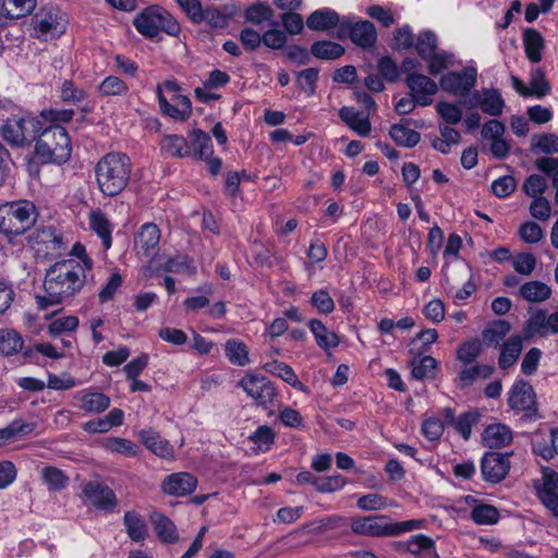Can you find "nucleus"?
Segmentation results:
<instances>
[{
	"mask_svg": "<svg viewBox=\"0 0 558 558\" xmlns=\"http://www.w3.org/2000/svg\"><path fill=\"white\" fill-rule=\"evenodd\" d=\"M85 281L84 267L75 259H64L53 264L46 274L44 287L46 295L37 296L39 310L61 303L82 289Z\"/></svg>",
	"mask_w": 558,
	"mask_h": 558,
	"instance_id": "nucleus-1",
	"label": "nucleus"
},
{
	"mask_svg": "<svg viewBox=\"0 0 558 558\" xmlns=\"http://www.w3.org/2000/svg\"><path fill=\"white\" fill-rule=\"evenodd\" d=\"M558 332V316H531L524 328V336L514 333L500 344L498 365L501 369L511 367L519 359L523 340L534 336L546 337Z\"/></svg>",
	"mask_w": 558,
	"mask_h": 558,
	"instance_id": "nucleus-2",
	"label": "nucleus"
},
{
	"mask_svg": "<svg viewBox=\"0 0 558 558\" xmlns=\"http://www.w3.org/2000/svg\"><path fill=\"white\" fill-rule=\"evenodd\" d=\"M95 171L99 190L107 196H116L126 187L132 163L125 154L109 153L98 161Z\"/></svg>",
	"mask_w": 558,
	"mask_h": 558,
	"instance_id": "nucleus-3",
	"label": "nucleus"
},
{
	"mask_svg": "<svg viewBox=\"0 0 558 558\" xmlns=\"http://www.w3.org/2000/svg\"><path fill=\"white\" fill-rule=\"evenodd\" d=\"M71 151L68 132L59 124L46 128L37 136L36 155L43 162L63 163L70 158Z\"/></svg>",
	"mask_w": 558,
	"mask_h": 558,
	"instance_id": "nucleus-4",
	"label": "nucleus"
},
{
	"mask_svg": "<svg viewBox=\"0 0 558 558\" xmlns=\"http://www.w3.org/2000/svg\"><path fill=\"white\" fill-rule=\"evenodd\" d=\"M135 28L145 37L153 38L163 31L170 36L178 37L181 26L178 21L163 8L150 5L141 11L133 22Z\"/></svg>",
	"mask_w": 558,
	"mask_h": 558,
	"instance_id": "nucleus-5",
	"label": "nucleus"
},
{
	"mask_svg": "<svg viewBox=\"0 0 558 558\" xmlns=\"http://www.w3.org/2000/svg\"><path fill=\"white\" fill-rule=\"evenodd\" d=\"M36 207L28 201H19L0 206V231L5 234H22L36 221Z\"/></svg>",
	"mask_w": 558,
	"mask_h": 558,
	"instance_id": "nucleus-6",
	"label": "nucleus"
},
{
	"mask_svg": "<svg viewBox=\"0 0 558 558\" xmlns=\"http://www.w3.org/2000/svg\"><path fill=\"white\" fill-rule=\"evenodd\" d=\"M41 131V122L32 116L13 117L2 126L3 138L14 145L23 146L35 141Z\"/></svg>",
	"mask_w": 558,
	"mask_h": 558,
	"instance_id": "nucleus-7",
	"label": "nucleus"
},
{
	"mask_svg": "<svg viewBox=\"0 0 558 558\" xmlns=\"http://www.w3.org/2000/svg\"><path fill=\"white\" fill-rule=\"evenodd\" d=\"M239 386L258 405H268L276 396L272 383L260 375L247 374L239 381Z\"/></svg>",
	"mask_w": 558,
	"mask_h": 558,
	"instance_id": "nucleus-8",
	"label": "nucleus"
},
{
	"mask_svg": "<svg viewBox=\"0 0 558 558\" xmlns=\"http://www.w3.org/2000/svg\"><path fill=\"white\" fill-rule=\"evenodd\" d=\"M348 36L355 45L366 48L374 45L377 33L373 23L368 21L352 24L343 19L338 27L337 37L343 39Z\"/></svg>",
	"mask_w": 558,
	"mask_h": 558,
	"instance_id": "nucleus-9",
	"label": "nucleus"
},
{
	"mask_svg": "<svg viewBox=\"0 0 558 558\" xmlns=\"http://www.w3.org/2000/svg\"><path fill=\"white\" fill-rule=\"evenodd\" d=\"M476 70L464 68L460 72H449L441 76L439 86L447 93L454 96H466L476 83Z\"/></svg>",
	"mask_w": 558,
	"mask_h": 558,
	"instance_id": "nucleus-10",
	"label": "nucleus"
},
{
	"mask_svg": "<svg viewBox=\"0 0 558 558\" xmlns=\"http://www.w3.org/2000/svg\"><path fill=\"white\" fill-rule=\"evenodd\" d=\"M511 453L486 452L481 462L483 478L492 484H498L506 478L510 470Z\"/></svg>",
	"mask_w": 558,
	"mask_h": 558,
	"instance_id": "nucleus-11",
	"label": "nucleus"
},
{
	"mask_svg": "<svg viewBox=\"0 0 558 558\" xmlns=\"http://www.w3.org/2000/svg\"><path fill=\"white\" fill-rule=\"evenodd\" d=\"M405 85L410 89L412 96L418 106H429L433 102V97L438 92V85L432 78L424 74L411 73L405 78Z\"/></svg>",
	"mask_w": 558,
	"mask_h": 558,
	"instance_id": "nucleus-12",
	"label": "nucleus"
},
{
	"mask_svg": "<svg viewBox=\"0 0 558 558\" xmlns=\"http://www.w3.org/2000/svg\"><path fill=\"white\" fill-rule=\"evenodd\" d=\"M464 104L473 109L480 108L483 112L498 117L502 113L505 101L497 89L484 88L472 93Z\"/></svg>",
	"mask_w": 558,
	"mask_h": 558,
	"instance_id": "nucleus-13",
	"label": "nucleus"
},
{
	"mask_svg": "<svg viewBox=\"0 0 558 558\" xmlns=\"http://www.w3.org/2000/svg\"><path fill=\"white\" fill-rule=\"evenodd\" d=\"M34 28L41 36H58L64 32L63 19L58 9H41L33 17Z\"/></svg>",
	"mask_w": 558,
	"mask_h": 558,
	"instance_id": "nucleus-14",
	"label": "nucleus"
},
{
	"mask_svg": "<svg viewBox=\"0 0 558 558\" xmlns=\"http://www.w3.org/2000/svg\"><path fill=\"white\" fill-rule=\"evenodd\" d=\"M351 529L359 535L390 536V519L387 515L357 518L352 521Z\"/></svg>",
	"mask_w": 558,
	"mask_h": 558,
	"instance_id": "nucleus-15",
	"label": "nucleus"
},
{
	"mask_svg": "<svg viewBox=\"0 0 558 558\" xmlns=\"http://www.w3.org/2000/svg\"><path fill=\"white\" fill-rule=\"evenodd\" d=\"M83 495L88 502L101 510H111L117 505V498L113 490L96 481H90L84 484Z\"/></svg>",
	"mask_w": 558,
	"mask_h": 558,
	"instance_id": "nucleus-16",
	"label": "nucleus"
},
{
	"mask_svg": "<svg viewBox=\"0 0 558 558\" xmlns=\"http://www.w3.org/2000/svg\"><path fill=\"white\" fill-rule=\"evenodd\" d=\"M197 486V480L187 472L168 475L161 484L162 492L171 496H186L192 494Z\"/></svg>",
	"mask_w": 558,
	"mask_h": 558,
	"instance_id": "nucleus-17",
	"label": "nucleus"
},
{
	"mask_svg": "<svg viewBox=\"0 0 558 558\" xmlns=\"http://www.w3.org/2000/svg\"><path fill=\"white\" fill-rule=\"evenodd\" d=\"M538 497L544 506L558 517V473L545 469L543 471V485L538 489Z\"/></svg>",
	"mask_w": 558,
	"mask_h": 558,
	"instance_id": "nucleus-18",
	"label": "nucleus"
},
{
	"mask_svg": "<svg viewBox=\"0 0 558 558\" xmlns=\"http://www.w3.org/2000/svg\"><path fill=\"white\" fill-rule=\"evenodd\" d=\"M509 405L519 411H531L535 409V391L527 381H517L509 393Z\"/></svg>",
	"mask_w": 558,
	"mask_h": 558,
	"instance_id": "nucleus-19",
	"label": "nucleus"
},
{
	"mask_svg": "<svg viewBox=\"0 0 558 558\" xmlns=\"http://www.w3.org/2000/svg\"><path fill=\"white\" fill-rule=\"evenodd\" d=\"M75 399L81 402L80 408L93 414L105 412L111 403L110 398L99 391L82 390L76 392Z\"/></svg>",
	"mask_w": 558,
	"mask_h": 558,
	"instance_id": "nucleus-20",
	"label": "nucleus"
},
{
	"mask_svg": "<svg viewBox=\"0 0 558 558\" xmlns=\"http://www.w3.org/2000/svg\"><path fill=\"white\" fill-rule=\"evenodd\" d=\"M340 119L360 136H367L372 126L367 116L364 112L356 111L352 107H342L339 110Z\"/></svg>",
	"mask_w": 558,
	"mask_h": 558,
	"instance_id": "nucleus-21",
	"label": "nucleus"
},
{
	"mask_svg": "<svg viewBox=\"0 0 558 558\" xmlns=\"http://www.w3.org/2000/svg\"><path fill=\"white\" fill-rule=\"evenodd\" d=\"M511 324L506 319H494L482 330L483 343L487 347H498L511 331Z\"/></svg>",
	"mask_w": 558,
	"mask_h": 558,
	"instance_id": "nucleus-22",
	"label": "nucleus"
},
{
	"mask_svg": "<svg viewBox=\"0 0 558 558\" xmlns=\"http://www.w3.org/2000/svg\"><path fill=\"white\" fill-rule=\"evenodd\" d=\"M482 438L488 448H501L512 441V432L505 424H492L484 429Z\"/></svg>",
	"mask_w": 558,
	"mask_h": 558,
	"instance_id": "nucleus-23",
	"label": "nucleus"
},
{
	"mask_svg": "<svg viewBox=\"0 0 558 558\" xmlns=\"http://www.w3.org/2000/svg\"><path fill=\"white\" fill-rule=\"evenodd\" d=\"M340 23L339 14L330 9L316 10L306 20L310 29L322 32L340 26Z\"/></svg>",
	"mask_w": 558,
	"mask_h": 558,
	"instance_id": "nucleus-24",
	"label": "nucleus"
},
{
	"mask_svg": "<svg viewBox=\"0 0 558 558\" xmlns=\"http://www.w3.org/2000/svg\"><path fill=\"white\" fill-rule=\"evenodd\" d=\"M141 438L146 448L154 452L156 456L163 459L173 458V447L169 444L168 440L161 438L159 434L153 429L142 430Z\"/></svg>",
	"mask_w": 558,
	"mask_h": 558,
	"instance_id": "nucleus-25",
	"label": "nucleus"
},
{
	"mask_svg": "<svg viewBox=\"0 0 558 558\" xmlns=\"http://www.w3.org/2000/svg\"><path fill=\"white\" fill-rule=\"evenodd\" d=\"M159 241L160 231L158 227L155 223L148 222L141 227L136 238V246L144 253V255L150 256L154 254Z\"/></svg>",
	"mask_w": 558,
	"mask_h": 558,
	"instance_id": "nucleus-26",
	"label": "nucleus"
},
{
	"mask_svg": "<svg viewBox=\"0 0 558 558\" xmlns=\"http://www.w3.org/2000/svg\"><path fill=\"white\" fill-rule=\"evenodd\" d=\"M440 137L434 136L430 141L433 148L441 154H449L451 147L460 143L461 134L451 125L439 123Z\"/></svg>",
	"mask_w": 558,
	"mask_h": 558,
	"instance_id": "nucleus-27",
	"label": "nucleus"
},
{
	"mask_svg": "<svg viewBox=\"0 0 558 558\" xmlns=\"http://www.w3.org/2000/svg\"><path fill=\"white\" fill-rule=\"evenodd\" d=\"M191 142L189 144L191 148V155L196 159H208L214 153L210 136L201 131L194 130L190 135Z\"/></svg>",
	"mask_w": 558,
	"mask_h": 558,
	"instance_id": "nucleus-28",
	"label": "nucleus"
},
{
	"mask_svg": "<svg viewBox=\"0 0 558 558\" xmlns=\"http://www.w3.org/2000/svg\"><path fill=\"white\" fill-rule=\"evenodd\" d=\"M36 7V0H0V15L19 19L29 14Z\"/></svg>",
	"mask_w": 558,
	"mask_h": 558,
	"instance_id": "nucleus-29",
	"label": "nucleus"
},
{
	"mask_svg": "<svg viewBox=\"0 0 558 558\" xmlns=\"http://www.w3.org/2000/svg\"><path fill=\"white\" fill-rule=\"evenodd\" d=\"M89 228L101 239L105 248L111 246V225L100 210H92L88 215Z\"/></svg>",
	"mask_w": 558,
	"mask_h": 558,
	"instance_id": "nucleus-30",
	"label": "nucleus"
},
{
	"mask_svg": "<svg viewBox=\"0 0 558 558\" xmlns=\"http://www.w3.org/2000/svg\"><path fill=\"white\" fill-rule=\"evenodd\" d=\"M123 523L129 537L134 542H142L147 536V525L144 518L135 511L124 514Z\"/></svg>",
	"mask_w": 558,
	"mask_h": 558,
	"instance_id": "nucleus-31",
	"label": "nucleus"
},
{
	"mask_svg": "<svg viewBox=\"0 0 558 558\" xmlns=\"http://www.w3.org/2000/svg\"><path fill=\"white\" fill-rule=\"evenodd\" d=\"M523 43L529 60L533 63L539 62L544 49V38L541 33L534 28L526 29L523 34Z\"/></svg>",
	"mask_w": 558,
	"mask_h": 558,
	"instance_id": "nucleus-32",
	"label": "nucleus"
},
{
	"mask_svg": "<svg viewBox=\"0 0 558 558\" xmlns=\"http://www.w3.org/2000/svg\"><path fill=\"white\" fill-rule=\"evenodd\" d=\"M551 294L550 288L537 280L525 282L520 288V295L531 303H538L549 299Z\"/></svg>",
	"mask_w": 558,
	"mask_h": 558,
	"instance_id": "nucleus-33",
	"label": "nucleus"
},
{
	"mask_svg": "<svg viewBox=\"0 0 558 558\" xmlns=\"http://www.w3.org/2000/svg\"><path fill=\"white\" fill-rule=\"evenodd\" d=\"M24 340L13 329H0V355L11 356L23 349Z\"/></svg>",
	"mask_w": 558,
	"mask_h": 558,
	"instance_id": "nucleus-34",
	"label": "nucleus"
},
{
	"mask_svg": "<svg viewBox=\"0 0 558 558\" xmlns=\"http://www.w3.org/2000/svg\"><path fill=\"white\" fill-rule=\"evenodd\" d=\"M162 151L177 158H183L191 155V148L187 141L180 135H167L161 141Z\"/></svg>",
	"mask_w": 558,
	"mask_h": 558,
	"instance_id": "nucleus-35",
	"label": "nucleus"
},
{
	"mask_svg": "<svg viewBox=\"0 0 558 558\" xmlns=\"http://www.w3.org/2000/svg\"><path fill=\"white\" fill-rule=\"evenodd\" d=\"M37 239L39 243L46 246L47 254L59 255L66 246L62 234L51 227L43 229Z\"/></svg>",
	"mask_w": 558,
	"mask_h": 558,
	"instance_id": "nucleus-36",
	"label": "nucleus"
},
{
	"mask_svg": "<svg viewBox=\"0 0 558 558\" xmlns=\"http://www.w3.org/2000/svg\"><path fill=\"white\" fill-rule=\"evenodd\" d=\"M151 521L155 526L156 534L163 543H173L178 539V533L173 522L166 515L154 512L151 514Z\"/></svg>",
	"mask_w": 558,
	"mask_h": 558,
	"instance_id": "nucleus-37",
	"label": "nucleus"
},
{
	"mask_svg": "<svg viewBox=\"0 0 558 558\" xmlns=\"http://www.w3.org/2000/svg\"><path fill=\"white\" fill-rule=\"evenodd\" d=\"M424 61L427 63L429 74L438 75L444 70L451 68L454 63V56L438 48Z\"/></svg>",
	"mask_w": 558,
	"mask_h": 558,
	"instance_id": "nucleus-38",
	"label": "nucleus"
},
{
	"mask_svg": "<svg viewBox=\"0 0 558 558\" xmlns=\"http://www.w3.org/2000/svg\"><path fill=\"white\" fill-rule=\"evenodd\" d=\"M310 328H311L312 332L315 336L317 344L320 348H323L325 350H328L330 348H335V347L338 345L339 339H338L337 335L335 332H332V331H329L322 324L320 320L312 319L310 322Z\"/></svg>",
	"mask_w": 558,
	"mask_h": 558,
	"instance_id": "nucleus-39",
	"label": "nucleus"
},
{
	"mask_svg": "<svg viewBox=\"0 0 558 558\" xmlns=\"http://www.w3.org/2000/svg\"><path fill=\"white\" fill-rule=\"evenodd\" d=\"M389 135L400 146L408 148L418 144L421 135L418 132L401 124H395L390 128Z\"/></svg>",
	"mask_w": 558,
	"mask_h": 558,
	"instance_id": "nucleus-40",
	"label": "nucleus"
},
{
	"mask_svg": "<svg viewBox=\"0 0 558 558\" xmlns=\"http://www.w3.org/2000/svg\"><path fill=\"white\" fill-rule=\"evenodd\" d=\"M414 47L421 59H427L438 47L436 34L428 29L420 32L416 36Z\"/></svg>",
	"mask_w": 558,
	"mask_h": 558,
	"instance_id": "nucleus-41",
	"label": "nucleus"
},
{
	"mask_svg": "<svg viewBox=\"0 0 558 558\" xmlns=\"http://www.w3.org/2000/svg\"><path fill=\"white\" fill-rule=\"evenodd\" d=\"M226 355L230 363L245 366L248 362V350L244 342L231 339L226 342Z\"/></svg>",
	"mask_w": 558,
	"mask_h": 558,
	"instance_id": "nucleus-42",
	"label": "nucleus"
},
{
	"mask_svg": "<svg viewBox=\"0 0 558 558\" xmlns=\"http://www.w3.org/2000/svg\"><path fill=\"white\" fill-rule=\"evenodd\" d=\"M312 53L319 59H338L344 53V48L332 41H317L312 46Z\"/></svg>",
	"mask_w": 558,
	"mask_h": 558,
	"instance_id": "nucleus-43",
	"label": "nucleus"
},
{
	"mask_svg": "<svg viewBox=\"0 0 558 558\" xmlns=\"http://www.w3.org/2000/svg\"><path fill=\"white\" fill-rule=\"evenodd\" d=\"M411 366L412 376L415 379L423 380L434 377V373L437 367V361L433 356L426 355L420 360H413L411 362Z\"/></svg>",
	"mask_w": 558,
	"mask_h": 558,
	"instance_id": "nucleus-44",
	"label": "nucleus"
},
{
	"mask_svg": "<svg viewBox=\"0 0 558 558\" xmlns=\"http://www.w3.org/2000/svg\"><path fill=\"white\" fill-rule=\"evenodd\" d=\"M550 92L549 82L545 77V73L541 68L535 69L529 82V93L530 96H534L536 98H543L548 95Z\"/></svg>",
	"mask_w": 558,
	"mask_h": 558,
	"instance_id": "nucleus-45",
	"label": "nucleus"
},
{
	"mask_svg": "<svg viewBox=\"0 0 558 558\" xmlns=\"http://www.w3.org/2000/svg\"><path fill=\"white\" fill-rule=\"evenodd\" d=\"M471 518L476 524L490 525L499 520L498 510L490 505H476L471 511Z\"/></svg>",
	"mask_w": 558,
	"mask_h": 558,
	"instance_id": "nucleus-46",
	"label": "nucleus"
},
{
	"mask_svg": "<svg viewBox=\"0 0 558 558\" xmlns=\"http://www.w3.org/2000/svg\"><path fill=\"white\" fill-rule=\"evenodd\" d=\"M266 371L269 373L280 377L282 380L291 385L292 387H296L301 385L296 374L288 364L280 361H272L265 365Z\"/></svg>",
	"mask_w": 558,
	"mask_h": 558,
	"instance_id": "nucleus-47",
	"label": "nucleus"
},
{
	"mask_svg": "<svg viewBox=\"0 0 558 558\" xmlns=\"http://www.w3.org/2000/svg\"><path fill=\"white\" fill-rule=\"evenodd\" d=\"M43 481L49 490L59 492L66 486L68 477L64 473L54 466H46L41 472Z\"/></svg>",
	"mask_w": 558,
	"mask_h": 558,
	"instance_id": "nucleus-48",
	"label": "nucleus"
},
{
	"mask_svg": "<svg viewBox=\"0 0 558 558\" xmlns=\"http://www.w3.org/2000/svg\"><path fill=\"white\" fill-rule=\"evenodd\" d=\"M77 326V316H62L50 323V325L48 326V333L50 337L57 338L61 335L75 331Z\"/></svg>",
	"mask_w": 558,
	"mask_h": 558,
	"instance_id": "nucleus-49",
	"label": "nucleus"
},
{
	"mask_svg": "<svg viewBox=\"0 0 558 558\" xmlns=\"http://www.w3.org/2000/svg\"><path fill=\"white\" fill-rule=\"evenodd\" d=\"M482 345L483 342L477 338H473L463 342L457 351L458 360L463 364L473 363L482 352Z\"/></svg>",
	"mask_w": 558,
	"mask_h": 558,
	"instance_id": "nucleus-50",
	"label": "nucleus"
},
{
	"mask_svg": "<svg viewBox=\"0 0 558 558\" xmlns=\"http://www.w3.org/2000/svg\"><path fill=\"white\" fill-rule=\"evenodd\" d=\"M101 96H122L129 92L128 84L118 76H107L98 86Z\"/></svg>",
	"mask_w": 558,
	"mask_h": 558,
	"instance_id": "nucleus-51",
	"label": "nucleus"
},
{
	"mask_svg": "<svg viewBox=\"0 0 558 558\" xmlns=\"http://www.w3.org/2000/svg\"><path fill=\"white\" fill-rule=\"evenodd\" d=\"M480 420V413L476 410L468 411L458 416L457 422L453 426L454 430L462 436L464 440H468L472 434V426L475 425Z\"/></svg>",
	"mask_w": 558,
	"mask_h": 558,
	"instance_id": "nucleus-52",
	"label": "nucleus"
},
{
	"mask_svg": "<svg viewBox=\"0 0 558 558\" xmlns=\"http://www.w3.org/2000/svg\"><path fill=\"white\" fill-rule=\"evenodd\" d=\"M274 15L272 9L263 2H256L245 11V20L252 24L259 25L269 21Z\"/></svg>",
	"mask_w": 558,
	"mask_h": 558,
	"instance_id": "nucleus-53",
	"label": "nucleus"
},
{
	"mask_svg": "<svg viewBox=\"0 0 558 558\" xmlns=\"http://www.w3.org/2000/svg\"><path fill=\"white\" fill-rule=\"evenodd\" d=\"M436 111L442 119L444 124H458L463 117L462 110L459 106L447 102V101H439L436 105Z\"/></svg>",
	"mask_w": 558,
	"mask_h": 558,
	"instance_id": "nucleus-54",
	"label": "nucleus"
},
{
	"mask_svg": "<svg viewBox=\"0 0 558 558\" xmlns=\"http://www.w3.org/2000/svg\"><path fill=\"white\" fill-rule=\"evenodd\" d=\"M163 269L169 272H179L194 275L196 271L192 260L186 255H175L169 257L163 265Z\"/></svg>",
	"mask_w": 558,
	"mask_h": 558,
	"instance_id": "nucleus-55",
	"label": "nucleus"
},
{
	"mask_svg": "<svg viewBox=\"0 0 558 558\" xmlns=\"http://www.w3.org/2000/svg\"><path fill=\"white\" fill-rule=\"evenodd\" d=\"M494 367L489 365H475L466 367L460 372L459 378L465 386L471 385L477 378L486 379L490 377Z\"/></svg>",
	"mask_w": 558,
	"mask_h": 558,
	"instance_id": "nucleus-56",
	"label": "nucleus"
},
{
	"mask_svg": "<svg viewBox=\"0 0 558 558\" xmlns=\"http://www.w3.org/2000/svg\"><path fill=\"white\" fill-rule=\"evenodd\" d=\"M318 78V70L316 68H308L298 74V86L307 95L312 96L316 90V82Z\"/></svg>",
	"mask_w": 558,
	"mask_h": 558,
	"instance_id": "nucleus-57",
	"label": "nucleus"
},
{
	"mask_svg": "<svg viewBox=\"0 0 558 558\" xmlns=\"http://www.w3.org/2000/svg\"><path fill=\"white\" fill-rule=\"evenodd\" d=\"M106 447L109 451L129 457L137 454V446L125 438L112 437L107 440Z\"/></svg>",
	"mask_w": 558,
	"mask_h": 558,
	"instance_id": "nucleus-58",
	"label": "nucleus"
},
{
	"mask_svg": "<svg viewBox=\"0 0 558 558\" xmlns=\"http://www.w3.org/2000/svg\"><path fill=\"white\" fill-rule=\"evenodd\" d=\"M518 234L520 239L527 244L538 243L544 236L542 228L534 221H526L522 223L519 228Z\"/></svg>",
	"mask_w": 558,
	"mask_h": 558,
	"instance_id": "nucleus-59",
	"label": "nucleus"
},
{
	"mask_svg": "<svg viewBox=\"0 0 558 558\" xmlns=\"http://www.w3.org/2000/svg\"><path fill=\"white\" fill-rule=\"evenodd\" d=\"M535 166L542 172L553 175V185L557 190L555 201L558 203V158L542 157L536 159Z\"/></svg>",
	"mask_w": 558,
	"mask_h": 558,
	"instance_id": "nucleus-60",
	"label": "nucleus"
},
{
	"mask_svg": "<svg viewBox=\"0 0 558 558\" xmlns=\"http://www.w3.org/2000/svg\"><path fill=\"white\" fill-rule=\"evenodd\" d=\"M357 507L365 511H376L386 509L389 506L387 498L378 494L363 495L357 499Z\"/></svg>",
	"mask_w": 558,
	"mask_h": 558,
	"instance_id": "nucleus-61",
	"label": "nucleus"
},
{
	"mask_svg": "<svg viewBox=\"0 0 558 558\" xmlns=\"http://www.w3.org/2000/svg\"><path fill=\"white\" fill-rule=\"evenodd\" d=\"M533 147L537 148L544 154L558 153V136L553 133L534 136Z\"/></svg>",
	"mask_w": 558,
	"mask_h": 558,
	"instance_id": "nucleus-62",
	"label": "nucleus"
},
{
	"mask_svg": "<svg viewBox=\"0 0 558 558\" xmlns=\"http://www.w3.org/2000/svg\"><path fill=\"white\" fill-rule=\"evenodd\" d=\"M445 429V423L435 416L424 420L422 424V433L429 440H437L441 437Z\"/></svg>",
	"mask_w": 558,
	"mask_h": 558,
	"instance_id": "nucleus-63",
	"label": "nucleus"
},
{
	"mask_svg": "<svg viewBox=\"0 0 558 558\" xmlns=\"http://www.w3.org/2000/svg\"><path fill=\"white\" fill-rule=\"evenodd\" d=\"M547 182L539 174H531L523 183V191L530 197H538L545 192Z\"/></svg>",
	"mask_w": 558,
	"mask_h": 558,
	"instance_id": "nucleus-64",
	"label": "nucleus"
}]
</instances>
